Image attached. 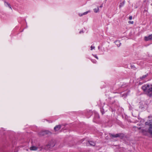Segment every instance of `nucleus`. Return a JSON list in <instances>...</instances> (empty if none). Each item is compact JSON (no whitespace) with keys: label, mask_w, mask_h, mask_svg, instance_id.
<instances>
[{"label":"nucleus","mask_w":152,"mask_h":152,"mask_svg":"<svg viewBox=\"0 0 152 152\" xmlns=\"http://www.w3.org/2000/svg\"><path fill=\"white\" fill-rule=\"evenodd\" d=\"M142 89L145 91L148 95L152 97V85H146L142 86Z\"/></svg>","instance_id":"1"},{"label":"nucleus","mask_w":152,"mask_h":152,"mask_svg":"<svg viewBox=\"0 0 152 152\" xmlns=\"http://www.w3.org/2000/svg\"><path fill=\"white\" fill-rule=\"evenodd\" d=\"M145 124L146 125H148L150 126L148 132L152 136V120H149L148 121L146 122L145 123Z\"/></svg>","instance_id":"2"},{"label":"nucleus","mask_w":152,"mask_h":152,"mask_svg":"<svg viewBox=\"0 0 152 152\" xmlns=\"http://www.w3.org/2000/svg\"><path fill=\"white\" fill-rule=\"evenodd\" d=\"M51 132L48 130H44L41 131L39 133L40 136H44L46 134L50 135Z\"/></svg>","instance_id":"3"},{"label":"nucleus","mask_w":152,"mask_h":152,"mask_svg":"<svg viewBox=\"0 0 152 152\" xmlns=\"http://www.w3.org/2000/svg\"><path fill=\"white\" fill-rule=\"evenodd\" d=\"M110 136L111 137L116 138L121 137H123V134L121 133L117 134H110Z\"/></svg>","instance_id":"4"},{"label":"nucleus","mask_w":152,"mask_h":152,"mask_svg":"<svg viewBox=\"0 0 152 152\" xmlns=\"http://www.w3.org/2000/svg\"><path fill=\"white\" fill-rule=\"evenodd\" d=\"M39 149V151H41V149H40L39 148L37 147L36 146H34L31 147L30 148V149L31 151H36L38 150Z\"/></svg>","instance_id":"5"},{"label":"nucleus","mask_w":152,"mask_h":152,"mask_svg":"<svg viewBox=\"0 0 152 152\" xmlns=\"http://www.w3.org/2000/svg\"><path fill=\"white\" fill-rule=\"evenodd\" d=\"M145 40L147 41L152 39V34L149 35L148 37H145Z\"/></svg>","instance_id":"6"},{"label":"nucleus","mask_w":152,"mask_h":152,"mask_svg":"<svg viewBox=\"0 0 152 152\" xmlns=\"http://www.w3.org/2000/svg\"><path fill=\"white\" fill-rule=\"evenodd\" d=\"M61 125H57L54 128V130L56 132L59 130L61 128Z\"/></svg>","instance_id":"7"},{"label":"nucleus","mask_w":152,"mask_h":152,"mask_svg":"<svg viewBox=\"0 0 152 152\" xmlns=\"http://www.w3.org/2000/svg\"><path fill=\"white\" fill-rule=\"evenodd\" d=\"M4 5L5 6L7 7H8L10 8L11 10H12V8L11 7L10 4L9 3H8L7 2L5 1H4Z\"/></svg>","instance_id":"8"},{"label":"nucleus","mask_w":152,"mask_h":152,"mask_svg":"<svg viewBox=\"0 0 152 152\" xmlns=\"http://www.w3.org/2000/svg\"><path fill=\"white\" fill-rule=\"evenodd\" d=\"M88 144H90L91 145L94 146L95 145V143L92 141H88L87 143V145H88Z\"/></svg>","instance_id":"9"},{"label":"nucleus","mask_w":152,"mask_h":152,"mask_svg":"<svg viewBox=\"0 0 152 152\" xmlns=\"http://www.w3.org/2000/svg\"><path fill=\"white\" fill-rule=\"evenodd\" d=\"M90 12L91 11L90 10H88V11L85 12L83 13H80L79 14V15L80 16H82L83 15L87 14V13H88L89 12Z\"/></svg>","instance_id":"10"},{"label":"nucleus","mask_w":152,"mask_h":152,"mask_svg":"<svg viewBox=\"0 0 152 152\" xmlns=\"http://www.w3.org/2000/svg\"><path fill=\"white\" fill-rule=\"evenodd\" d=\"M115 44L117 45L118 47H120L121 44V43L120 42V41L118 40H116L115 42Z\"/></svg>","instance_id":"11"},{"label":"nucleus","mask_w":152,"mask_h":152,"mask_svg":"<svg viewBox=\"0 0 152 152\" xmlns=\"http://www.w3.org/2000/svg\"><path fill=\"white\" fill-rule=\"evenodd\" d=\"M148 75V74H147L145 75L142 76V77H140V80H143Z\"/></svg>","instance_id":"12"},{"label":"nucleus","mask_w":152,"mask_h":152,"mask_svg":"<svg viewBox=\"0 0 152 152\" xmlns=\"http://www.w3.org/2000/svg\"><path fill=\"white\" fill-rule=\"evenodd\" d=\"M94 10L95 13H97L99 12V8L98 7H97V8L94 9Z\"/></svg>","instance_id":"13"},{"label":"nucleus","mask_w":152,"mask_h":152,"mask_svg":"<svg viewBox=\"0 0 152 152\" xmlns=\"http://www.w3.org/2000/svg\"><path fill=\"white\" fill-rule=\"evenodd\" d=\"M141 132L143 133V134L145 135L147 133V131L145 130H142Z\"/></svg>","instance_id":"14"},{"label":"nucleus","mask_w":152,"mask_h":152,"mask_svg":"<svg viewBox=\"0 0 152 152\" xmlns=\"http://www.w3.org/2000/svg\"><path fill=\"white\" fill-rule=\"evenodd\" d=\"M95 48V47L94 45H91V50H92L93 49H94Z\"/></svg>","instance_id":"15"},{"label":"nucleus","mask_w":152,"mask_h":152,"mask_svg":"<svg viewBox=\"0 0 152 152\" xmlns=\"http://www.w3.org/2000/svg\"><path fill=\"white\" fill-rule=\"evenodd\" d=\"M124 3H120V4L119 5V7H121L122 6H123L124 5Z\"/></svg>","instance_id":"16"},{"label":"nucleus","mask_w":152,"mask_h":152,"mask_svg":"<svg viewBox=\"0 0 152 152\" xmlns=\"http://www.w3.org/2000/svg\"><path fill=\"white\" fill-rule=\"evenodd\" d=\"M132 16H130L129 18V19L130 20H131L132 19Z\"/></svg>","instance_id":"17"},{"label":"nucleus","mask_w":152,"mask_h":152,"mask_svg":"<svg viewBox=\"0 0 152 152\" xmlns=\"http://www.w3.org/2000/svg\"><path fill=\"white\" fill-rule=\"evenodd\" d=\"M93 56L97 59H98V57H97V56L96 55H93Z\"/></svg>","instance_id":"18"},{"label":"nucleus","mask_w":152,"mask_h":152,"mask_svg":"<svg viewBox=\"0 0 152 152\" xmlns=\"http://www.w3.org/2000/svg\"><path fill=\"white\" fill-rule=\"evenodd\" d=\"M133 21H129V23H131V24H133Z\"/></svg>","instance_id":"19"},{"label":"nucleus","mask_w":152,"mask_h":152,"mask_svg":"<svg viewBox=\"0 0 152 152\" xmlns=\"http://www.w3.org/2000/svg\"><path fill=\"white\" fill-rule=\"evenodd\" d=\"M134 128H136L137 129H141V128H140V127L138 128L137 127H136V126L134 127Z\"/></svg>","instance_id":"20"},{"label":"nucleus","mask_w":152,"mask_h":152,"mask_svg":"<svg viewBox=\"0 0 152 152\" xmlns=\"http://www.w3.org/2000/svg\"><path fill=\"white\" fill-rule=\"evenodd\" d=\"M80 34H81V33H83V31H80Z\"/></svg>","instance_id":"21"},{"label":"nucleus","mask_w":152,"mask_h":152,"mask_svg":"<svg viewBox=\"0 0 152 152\" xmlns=\"http://www.w3.org/2000/svg\"><path fill=\"white\" fill-rule=\"evenodd\" d=\"M50 145V146L53 147V146H54V145L53 144V145Z\"/></svg>","instance_id":"22"},{"label":"nucleus","mask_w":152,"mask_h":152,"mask_svg":"<svg viewBox=\"0 0 152 152\" xmlns=\"http://www.w3.org/2000/svg\"><path fill=\"white\" fill-rule=\"evenodd\" d=\"M98 49H99L100 48V46H98Z\"/></svg>","instance_id":"23"},{"label":"nucleus","mask_w":152,"mask_h":152,"mask_svg":"<svg viewBox=\"0 0 152 152\" xmlns=\"http://www.w3.org/2000/svg\"><path fill=\"white\" fill-rule=\"evenodd\" d=\"M102 7V5H101L100 6V7L101 8Z\"/></svg>","instance_id":"24"},{"label":"nucleus","mask_w":152,"mask_h":152,"mask_svg":"<svg viewBox=\"0 0 152 152\" xmlns=\"http://www.w3.org/2000/svg\"><path fill=\"white\" fill-rule=\"evenodd\" d=\"M92 61L94 63V62H93V61Z\"/></svg>","instance_id":"25"},{"label":"nucleus","mask_w":152,"mask_h":152,"mask_svg":"<svg viewBox=\"0 0 152 152\" xmlns=\"http://www.w3.org/2000/svg\"><path fill=\"white\" fill-rule=\"evenodd\" d=\"M151 5L152 6V4H151Z\"/></svg>","instance_id":"26"}]
</instances>
